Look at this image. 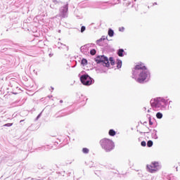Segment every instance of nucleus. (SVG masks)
<instances>
[{"label":"nucleus","mask_w":180,"mask_h":180,"mask_svg":"<svg viewBox=\"0 0 180 180\" xmlns=\"http://www.w3.org/2000/svg\"><path fill=\"white\" fill-rule=\"evenodd\" d=\"M67 12H68V6L66 5L64 7H62L60 9V15L63 16V18L67 15Z\"/></svg>","instance_id":"7"},{"label":"nucleus","mask_w":180,"mask_h":180,"mask_svg":"<svg viewBox=\"0 0 180 180\" xmlns=\"http://www.w3.org/2000/svg\"><path fill=\"white\" fill-rule=\"evenodd\" d=\"M102 40H105V38H101V39H98V41H102Z\"/></svg>","instance_id":"23"},{"label":"nucleus","mask_w":180,"mask_h":180,"mask_svg":"<svg viewBox=\"0 0 180 180\" xmlns=\"http://www.w3.org/2000/svg\"><path fill=\"white\" fill-rule=\"evenodd\" d=\"M114 33L115 32H113V30H108V36H110V37H113Z\"/></svg>","instance_id":"11"},{"label":"nucleus","mask_w":180,"mask_h":180,"mask_svg":"<svg viewBox=\"0 0 180 180\" xmlns=\"http://www.w3.org/2000/svg\"><path fill=\"white\" fill-rule=\"evenodd\" d=\"M22 122H23V120H20V123H22Z\"/></svg>","instance_id":"25"},{"label":"nucleus","mask_w":180,"mask_h":180,"mask_svg":"<svg viewBox=\"0 0 180 180\" xmlns=\"http://www.w3.org/2000/svg\"><path fill=\"white\" fill-rule=\"evenodd\" d=\"M147 70V67L143 63H139L136 65H135L133 70V78H136L137 77V74L141 71H146Z\"/></svg>","instance_id":"2"},{"label":"nucleus","mask_w":180,"mask_h":180,"mask_svg":"<svg viewBox=\"0 0 180 180\" xmlns=\"http://www.w3.org/2000/svg\"><path fill=\"white\" fill-rule=\"evenodd\" d=\"M80 81L83 85H92V78H91V77H89L88 75H82L80 77Z\"/></svg>","instance_id":"4"},{"label":"nucleus","mask_w":180,"mask_h":180,"mask_svg":"<svg viewBox=\"0 0 180 180\" xmlns=\"http://www.w3.org/2000/svg\"><path fill=\"white\" fill-rule=\"evenodd\" d=\"M122 30H123L124 28V27H122Z\"/></svg>","instance_id":"26"},{"label":"nucleus","mask_w":180,"mask_h":180,"mask_svg":"<svg viewBox=\"0 0 180 180\" xmlns=\"http://www.w3.org/2000/svg\"><path fill=\"white\" fill-rule=\"evenodd\" d=\"M108 134L109 136H116V131H115V130L113 129H110Z\"/></svg>","instance_id":"9"},{"label":"nucleus","mask_w":180,"mask_h":180,"mask_svg":"<svg viewBox=\"0 0 180 180\" xmlns=\"http://www.w3.org/2000/svg\"><path fill=\"white\" fill-rule=\"evenodd\" d=\"M109 60L111 65H115V60H113V58L110 57Z\"/></svg>","instance_id":"17"},{"label":"nucleus","mask_w":180,"mask_h":180,"mask_svg":"<svg viewBox=\"0 0 180 180\" xmlns=\"http://www.w3.org/2000/svg\"><path fill=\"white\" fill-rule=\"evenodd\" d=\"M90 54H91V56H95V55L96 54V50H95V49H91V50L90 51Z\"/></svg>","instance_id":"16"},{"label":"nucleus","mask_w":180,"mask_h":180,"mask_svg":"<svg viewBox=\"0 0 180 180\" xmlns=\"http://www.w3.org/2000/svg\"><path fill=\"white\" fill-rule=\"evenodd\" d=\"M123 53H124V50L119 49V51L117 52L119 57H123Z\"/></svg>","instance_id":"10"},{"label":"nucleus","mask_w":180,"mask_h":180,"mask_svg":"<svg viewBox=\"0 0 180 180\" xmlns=\"http://www.w3.org/2000/svg\"><path fill=\"white\" fill-rule=\"evenodd\" d=\"M60 103H63V100H60Z\"/></svg>","instance_id":"24"},{"label":"nucleus","mask_w":180,"mask_h":180,"mask_svg":"<svg viewBox=\"0 0 180 180\" xmlns=\"http://www.w3.org/2000/svg\"><path fill=\"white\" fill-rule=\"evenodd\" d=\"M156 117H157L158 119H162V113H161V112H158V113L156 114Z\"/></svg>","instance_id":"13"},{"label":"nucleus","mask_w":180,"mask_h":180,"mask_svg":"<svg viewBox=\"0 0 180 180\" xmlns=\"http://www.w3.org/2000/svg\"><path fill=\"white\" fill-rule=\"evenodd\" d=\"M138 77L136 79L137 82L141 84L144 82L145 79H147V77H148V72L147 71H141L138 72Z\"/></svg>","instance_id":"5"},{"label":"nucleus","mask_w":180,"mask_h":180,"mask_svg":"<svg viewBox=\"0 0 180 180\" xmlns=\"http://www.w3.org/2000/svg\"><path fill=\"white\" fill-rule=\"evenodd\" d=\"M85 26H82V27H81V32L82 33H84V32H85Z\"/></svg>","instance_id":"20"},{"label":"nucleus","mask_w":180,"mask_h":180,"mask_svg":"<svg viewBox=\"0 0 180 180\" xmlns=\"http://www.w3.org/2000/svg\"><path fill=\"white\" fill-rule=\"evenodd\" d=\"M117 68H122V60H117Z\"/></svg>","instance_id":"12"},{"label":"nucleus","mask_w":180,"mask_h":180,"mask_svg":"<svg viewBox=\"0 0 180 180\" xmlns=\"http://www.w3.org/2000/svg\"><path fill=\"white\" fill-rule=\"evenodd\" d=\"M94 60L96 63H97V64L103 63V65H104V67H109L110 65L109 59L105 56H98L95 58Z\"/></svg>","instance_id":"3"},{"label":"nucleus","mask_w":180,"mask_h":180,"mask_svg":"<svg viewBox=\"0 0 180 180\" xmlns=\"http://www.w3.org/2000/svg\"><path fill=\"white\" fill-rule=\"evenodd\" d=\"M101 146L107 153L115 148V143L112 140L104 138L100 141Z\"/></svg>","instance_id":"1"},{"label":"nucleus","mask_w":180,"mask_h":180,"mask_svg":"<svg viewBox=\"0 0 180 180\" xmlns=\"http://www.w3.org/2000/svg\"><path fill=\"white\" fill-rule=\"evenodd\" d=\"M151 106L152 108H153V109H155V110H157V109L160 108V104L158 103V102L155 101L152 103Z\"/></svg>","instance_id":"8"},{"label":"nucleus","mask_w":180,"mask_h":180,"mask_svg":"<svg viewBox=\"0 0 180 180\" xmlns=\"http://www.w3.org/2000/svg\"><path fill=\"white\" fill-rule=\"evenodd\" d=\"M158 162H153L150 165H147L148 171H149L151 174L157 172L158 171Z\"/></svg>","instance_id":"6"},{"label":"nucleus","mask_w":180,"mask_h":180,"mask_svg":"<svg viewBox=\"0 0 180 180\" xmlns=\"http://www.w3.org/2000/svg\"><path fill=\"white\" fill-rule=\"evenodd\" d=\"M149 124L150 126H153V122H151V120H149Z\"/></svg>","instance_id":"22"},{"label":"nucleus","mask_w":180,"mask_h":180,"mask_svg":"<svg viewBox=\"0 0 180 180\" xmlns=\"http://www.w3.org/2000/svg\"><path fill=\"white\" fill-rule=\"evenodd\" d=\"M82 64L83 65H86V64H88V60H86V59H85V58H83V59L82 60Z\"/></svg>","instance_id":"14"},{"label":"nucleus","mask_w":180,"mask_h":180,"mask_svg":"<svg viewBox=\"0 0 180 180\" xmlns=\"http://www.w3.org/2000/svg\"><path fill=\"white\" fill-rule=\"evenodd\" d=\"M141 144L142 147H146V141H142L141 143Z\"/></svg>","instance_id":"21"},{"label":"nucleus","mask_w":180,"mask_h":180,"mask_svg":"<svg viewBox=\"0 0 180 180\" xmlns=\"http://www.w3.org/2000/svg\"><path fill=\"white\" fill-rule=\"evenodd\" d=\"M148 147H153V141H148L147 143Z\"/></svg>","instance_id":"18"},{"label":"nucleus","mask_w":180,"mask_h":180,"mask_svg":"<svg viewBox=\"0 0 180 180\" xmlns=\"http://www.w3.org/2000/svg\"><path fill=\"white\" fill-rule=\"evenodd\" d=\"M82 152L84 153V154H88V153H89V149H88L86 148H84L82 149Z\"/></svg>","instance_id":"15"},{"label":"nucleus","mask_w":180,"mask_h":180,"mask_svg":"<svg viewBox=\"0 0 180 180\" xmlns=\"http://www.w3.org/2000/svg\"><path fill=\"white\" fill-rule=\"evenodd\" d=\"M13 123H8V124H5L4 127H11V126H13Z\"/></svg>","instance_id":"19"}]
</instances>
